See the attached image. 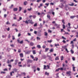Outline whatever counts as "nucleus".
<instances>
[{"label": "nucleus", "mask_w": 78, "mask_h": 78, "mask_svg": "<svg viewBox=\"0 0 78 78\" xmlns=\"http://www.w3.org/2000/svg\"><path fill=\"white\" fill-rule=\"evenodd\" d=\"M28 22H29V23ZM23 22H25L26 23H27V24H28V23H31V24H33L34 23L33 22V21L32 20H26V21H23Z\"/></svg>", "instance_id": "obj_1"}, {"label": "nucleus", "mask_w": 78, "mask_h": 78, "mask_svg": "<svg viewBox=\"0 0 78 78\" xmlns=\"http://www.w3.org/2000/svg\"><path fill=\"white\" fill-rule=\"evenodd\" d=\"M31 52V50L27 52H25V54L27 55H28V54H30Z\"/></svg>", "instance_id": "obj_2"}, {"label": "nucleus", "mask_w": 78, "mask_h": 78, "mask_svg": "<svg viewBox=\"0 0 78 78\" xmlns=\"http://www.w3.org/2000/svg\"><path fill=\"white\" fill-rule=\"evenodd\" d=\"M70 73H71V72L70 71L66 72V74H69V76H70Z\"/></svg>", "instance_id": "obj_3"}, {"label": "nucleus", "mask_w": 78, "mask_h": 78, "mask_svg": "<svg viewBox=\"0 0 78 78\" xmlns=\"http://www.w3.org/2000/svg\"><path fill=\"white\" fill-rule=\"evenodd\" d=\"M36 51L35 50H34L32 51L34 55H35V54H36Z\"/></svg>", "instance_id": "obj_4"}, {"label": "nucleus", "mask_w": 78, "mask_h": 78, "mask_svg": "<svg viewBox=\"0 0 78 78\" xmlns=\"http://www.w3.org/2000/svg\"><path fill=\"white\" fill-rule=\"evenodd\" d=\"M27 62H29V63H31V62H33V61L31 60L28 59L27 60Z\"/></svg>", "instance_id": "obj_5"}, {"label": "nucleus", "mask_w": 78, "mask_h": 78, "mask_svg": "<svg viewBox=\"0 0 78 78\" xmlns=\"http://www.w3.org/2000/svg\"><path fill=\"white\" fill-rule=\"evenodd\" d=\"M22 75H26V73H21V74H19V76H22Z\"/></svg>", "instance_id": "obj_6"}, {"label": "nucleus", "mask_w": 78, "mask_h": 78, "mask_svg": "<svg viewBox=\"0 0 78 78\" xmlns=\"http://www.w3.org/2000/svg\"><path fill=\"white\" fill-rule=\"evenodd\" d=\"M29 45H31V46H33V45H34V43L32 42H31L30 43Z\"/></svg>", "instance_id": "obj_7"}, {"label": "nucleus", "mask_w": 78, "mask_h": 78, "mask_svg": "<svg viewBox=\"0 0 78 78\" xmlns=\"http://www.w3.org/2000/svg\"><path fill=\"white\" fill-rule=\"evenodd\" d=\"M20 55L21 58H23V53H20Z\"/></svg>", "instance_id": "obj_8"}, {"label": "nucleus", "mask_w": 78, "mask_h": 78, "mask_svg": "<svg viewBox=\"0 0 78 78\" xmlns=\"http://www.w3.org/2000/svg\"><path fill=\"white\" fill-rule=\"evenodd\" d=\"M54 51V49H53V48H51L49 50V51H50V52H53Z\"/></svg>", "instance_id": "obj_9"}, {"label": "nucleus", "mask_w": 78, "mask_h": 78, "mask_svg": "<svg viewBox=\"0 0 78 78\" xmlns=\"http://www.w3.org/2000/svg\"><path fill=\"white\" fill-rule=\"evenodd\" d=\"M18 10V9L17 8H14L13 9V11H17Z\"/></svg>", "instance_id": "obj_10"}, {"label": "nucleus", "mask_w": 78, "mask_h": 78, "mask_svg": "<svg viewBox=\"0 0 78 78\" xmlns=\"http://www.w3.org/2000/svg\"><path fill=\"white\" fill-rule=\"evenodd\" d=\"M47 18H48V19H50V16L49 15H48V14L47 15Z\"/></svg>", "instance_id": "obj_11"}, {"label": "nucleus", "mask_w": 78, "mask_h": 78, "mask_svg": "<svg viewBox=\"0 0 78 78\" xmlns=\"http://www.w3.org/2000/svg\"><path fill=\"white\" fill-rule=\"evenodd\" d=\"M75 16H71L70 17V19H74V18H75Z\"/></svg>", "instance_id": "obj_12"}, {"label": "nucleus", "mask_w": 78, "mask_h": 78, "mask_svg": "<svg viewBox=\"0 0 78 78\" xmlns=\"http://www.w3.org/2000/svg\"><path fill=\"white\" fill-rule=\"evenodd\" d=\"M44 33L45 36H48V33L47 32H45Z\"/></svg>", "instance_id": "obj_13"}, {"label": "nucleus", "mask_w": 78, "mask_h": 78, "mask_svg": "<svg viewBox=\"0 0 78 78\" xmlns=\"http://www.w3.org/2000/svg\"><path fill=\"white\" fill-rule=\"evenodd\" d=\"M13 70L14 71V72H17V69H16L15 68L13 69Z\"/></svg>", "instance_id": "obj_14"}, {"label": "nucleus", "mask_w": 78, "mask_h": 78, "mask_svg": "<svg viewBox=\"0 0 78 78\" xmlns=\"http://www.w3.org/2000/svg\"><path fill=\"white\" fill-rule=\"evenodd\" d=\"M30 9H27V10H28V11H31V10H32V9H33V8H32L31 7H30Z\"/></svg>", "instance_id": "obj_15"}, {"label": "nucleus", "mask_w": 78, "mask_h": 78, "mask_svg": "<svg viewBox=\"0 0 78 78\" xmlns=\"http://www.w3.org/2000/svg\"><path fill=\"white\" fill-rule=\"evenodd\" d=\"M23 4L24 5H27V4H28V2H24Z\"/></svg>", "instance_id": "obj_16"}, {"label": "nucleus", "mask_w": 78, "mask_h": 78, "mask_svg": "<svg viewBox=\"0 0 78 78\" xmlns=\"http://www.w3.org/2000/svg\"><path fill=\"white\" fill-rule=\"evenodd\" d=\"M37 47L38 48H41V45H38L37 46Z\"/></svg>", "instance_id": "obj_17"}, {"label": "nucleus", "mask_w": 78, "mask_h": 78, "mask_svg": "<svg viewBox=\"0 0 78 78\" xmlns=\"http://www.w3.org/2000/svg\"><path fill=\"white\" fill-rule=\"evenodd\" d=\"M70 52H71L72 54H73L74 53V51L72 49L70 50Z\"/></svg>", "instance_id": "obj_18"}, {"label": "nucleus", "mask_w": 78, "mask_h": 78, "mask_svg": "<svg viewBox=\"0 0 78 78\" xmlns=\"http://www.w3.org/2000/svg\"><path fill=\"white\" fill-rule=\"evenodd\" d=\"M45 75H48H48H49V73H47V72H46L45 73Z\"/></svg>", "instance_id": "obj_19"}, {"label": "nucleus", "mask_w": 78, "mask_h": 78, "mask_svg": "<svg viewBox=\"0 0 78 78\" xmlns=\"http://www.w3.org/2000/svg\"><path fill=\"white\" fill-rule=\"evenodd\" d=\"M12 73H14V71H12V72H10L11 76H12Z\"/></svg>", "instance_id": "obj_20"}, {"label": "nucleus", "mask_w": 78, "mask_h": 78, "mask_svg": "<svg viewBox=\"0 0 78 78\" xmlns=\"http://www.w3.org/2000/svg\"><path fill=\"white\" fill-rule=\"evenodd\" d=\"M35 59H34V61H37V60L38 59V58H36V57H35Z\"/></svg>", "instance_id": "obj_21"}, {"label": "nucleus", "mask_w": 78, "mask_h": 78, "mask_svg": "<svg viewBox=\"0 0 78 78\" xmlns=\"http://www.w3.org/2000/svg\"><path fill=\"white\" fill-rule=\"evenodd\" d=\"M37 40H39V41H40L41 40V38L38 37H37Z\"/></svg>", "instance_id": "obj_22"}, {"label": "nucleus", "mask_w": 78, "mask_h": 78, "mask_svg": "<svg viewBox=\"0 0 78 78\" xmlns=\"http://www.w3.org/2000/svg\"><path fill=\"white\" fill-rule=\"evenodd\" d=\"M6 24L7 25H10V23H9V22L8 21L6 23Z\"/></svg>", "instance_id": "obj_23"}, {"label": "nucleus", "mask_w": 78, "mask_h": 78, "mask_svg": "<svg viewBox=\"0 0 78 78\" xmlns=\"http://www.w3.org/2000/svg\"><path fill=\"white\" fill-rule=\"evenodd\" d=\"M23 40H22L20 42V43L21 44H23Z\"/></svg>", "instance_id": "obj_24"}, {"label": "nucleus", "mask_w": 78, "mask_h": 78, "mask_svg": "<svg viewBox=\"0 0 78 78\" xmlns=\"http://www.w3.org/2000/svg\"><path fill=\"white\" fill-rule=\"evenodd\" d=\"M56 76H57V78H59V76H58V75H59V73H57L56 74Z\"/></svg>", "instance_id": "obj_25"}, {"label": "nucleus", "mask_w": 78, "mask_h": 78, "mask_svg": "<svg viewBox=\"0 0 78 78\" xmlns=\"http://www.w3.org/2000/svg\"><path fill=\"white\" fill-rule=\"evenodd\" d=\"M13 6H14V5H11V6L9 7V8H10V9H11V8H12Z\"/></svg>", "instance_id": "obj_26"}, {"label": "nucleus", "mask_w": 78, "mask_h": 78, "mask_svg": "<svg viewBox=\"0 0 78 78\" xmlns=\"http://www.w3.org/2000/svg\"><path fill=\"white\" fill-rule=\"evenodd\" d=\"M2 37L3 38H5L6 37V35L4 36V35H3L2 36Z\"/></svg>", "instance_id": "obj_27"}, {"label": "nucleus", "mask_w": 78, "mask_h": 78, "mask_svg": "<svg viewBox=\"0 0 78 78\" xmlns=\"http://www.w3.org/2000/svg\"><path fill=\"white\" fill-rule=\"evenodd\" d=\"M51 42H53V41L52 40H50V41H49V40L48 41V42H49V43H51Z\"/></svg>", "instance_id": "obj_28"}, {"label": "nucleus", "mask_w": 78, "mask_h": 78, "mask_svg": "<svg viewBox=\"0 0 78 78\" xmlns=\"http://www.w3.org/2000/svg\"><path fill=\"white\" fill-rule=\"evenodd\" d=\"M61 60L62 61V60H63V59H64V57L63 56H61Z\"/></svg>", "instance_id": "obj_29"}, {"label": "nucleus", "mask_w": 78, "mask_h": 78, "mask_svg": "<svg viewBox=\"0 0 78 78\" xmlns=\"http://www.w3.org/2000/svg\"><path fill=\"white\" fill-rule=\"evenodd\" d=\"M62 26H63V29H65L66 28V26H65V25H64V24H63L62 25Z\"/></svg>", "instance_id": "obj_30"}, {"label": "nucleus", "mask_w": 78, "mask_h": 78, "mask_svg": "<svg viewBox=\"0 0 78 78\" xmlns=\"http://www.w3.org/2000/svg\"><path fill=\"white\" fill-rule=\"evenodd\" d=\"M1 74H2V73H3V74H5V73H6V72H1Z\"/></svg>", "instance_id": "obj_31"}, {"label": "nucleus", "mask_w": 78, "mask_h": 78, "mask_svg": "<svg viewBox=\"0 0 78 78\" xmlns=\"http://www.w3.org/2000/svg\"><path fill=\"white\" fill-rule=\"evenodd\" d=\"M70 6H73L74 5V3H72L71 4H69Z\"/></svg>", "instance_id": "obj_32"}, {"label": "nucleus", "mask_w": 78, "mask_h": 78, "mask_svg": "<svg viewBox=\"0 0 78 78\" xmlns=\"http://www.w3.org/2000/svg\"><path fill=\"white\" fill-rule=\"evenodd\" d=\"M66 47H67L66 45H65L64 46H62V48H64V49H65V48H66Z\"/></svg>", "instance_id": "obj_33"}, {"label": "nucleus", "mask_w": 78, "mask_h": 78, "mask_svg": "<svg viewBox=\"0 0 78 78\" xmlns=\"http://www.w3.org/2000/svg\"><path fill=\"white\" fill-rule=\"evenodd\" d=\"M60 7L62 8L64 7V5H63V4H62V3L61 4V6H60Z\"/></svg>", "instance_id": "obj_34"}, {"label": "nucleus", "mask_w": 78, "mask_h": 78, "mask_svg": "<svg viewBox=\"0 0 78 78\" xmlns=\"http://www.w3.org/2000/svg\"><path fill=\"white\" fill-rule=\"evenodd\" d=\"M48 50H49V48H46L45 49V51H48Z\"/></svg>", "instance_id": "obj_35"}, {"label": "nucleus", "mask_w": 78, "mask_h": 78, "mask_svg": "<svg viewBox=\"0 0 78 78\" xmlns=\"http://www.w3.org/2000/svg\"><path fill=\"white\" fill-rule=\"evenodd\" d=\"M62 22L63 23V24H64L65 23V22H64V20H63L62 21Z\"/></svg>", "instance_id": "obj_36"}, {"label": "nucleus", "mask_w": 78, "mask_h": 78, "mask_svg": "<svg viewBox=\"0 0 78 78\" xmlns=\"http://www.w3.org/2000/svg\"><path fill=\"white\" fill-rule=\"evenodd\" d=\"M19 11H21V10H22V7H19Z\"/></svg>", "instance_id": "obj_37"}, {"label": "nucleus", "mask_w": 78, "mask_h": 78, "mask_svg": "<svg viewBox=\"0 0 78 78\" xmlns=\"http://www.w3.org/2000/svg\"><path fill=\"white\" fill-rule=\"evenodd\" d=\"M62 39H65V40H66V38L64 37V36H62Z\"/></svg>", "instance_id": "obj_38"}, {"label": "nucleus", "mask_w": 78, "mask_h": 78, "mask_svg": "<svg viewBox=\"0 0 78 78\" xmlns=\"http://www.w3.org/2000/svg\"><path fill=\"white\" fill-rule=\"evenodd\" d=\"M32 17L34 19H35V18L36 17V16L35 15H34L32 16Z\"/></svg>", "instance_id": "obj_39"}, {"label": "nucleus", "mask_w": 78, "mask_h": 78, "mask_svg": "<svg viewBox=\"0 0 78 78\" xmlns=\"http://www.w3.org/2000/svg\"><path fill=\"white\" fill-rule=\"evenodd\" d=\"M45 13H44V12H41V15H43V16H44L45 15Z\"/></svg>", "instance_id": "obj_40"}, {"label": "nucleus", "mask_w": 78, "mask_h": 78, "mask_svg": "<svg viewBox=\"0 0 78 78\" xmlns=\"http://www.w3.org/2000/svg\"><path fill=\"white\" fill-rule=\"evenodd\" d=\"M73 71H74V72L75 71V67H73Z\"/></svg>", "instance_id": "obj_41"}, {"label": "nucleus", "mask_w": 78, "mask_h": 78, "mask_svg": "<svg viewBox=\"0 0 78 78\" xmlns=\"http://www.w3.org/2000/svg\"><path fill=\"white\" fill-rule=\"evenodd\" d=\"M33 38H34V37H31L30 38V40L32 41V40L33 39Z\"/></svg>", "instance_id": "obj_42"}, {"label": "nucleus", "mask_w": 78, "mask_h": 78, "mask_svg": "<svg viewBox=\"0 0 78 78\" xmlns=\"http://www.w3.org/2000/svg\"><path fill=\"white\" fill-rule=\"evenodd\" d=\"M59 60V58H58V57H56L55 58V60Z\"/></svg>", "instance_id": "obj_43"}, {"label": "nucleus", "mask_w": 78, "mask_h": 78, "mask_svg": "<svg viewBox=\"0 0 78 78\" xmlns=\"http://www.w3.org/2000/svg\"><path fill=\"white\" fill-rule=\"evenodd\" d=\"M55 47H57V46H59V44H55Z\"/></svg>", "instance_id": "obj_44"}, {"label": "nucleus", "mask_w": 78, "mask_h": 78, "mask_svg": "<svg viewBox=\"0 0 78 78\" xmlns=\"http://www.w3.org/2000/svg\"><path fill=\"white\" fill-rule=\"evenodd\" d=\"M65 50L66 51L67 53H69V51H68V50H67V48H65Z\"/></svg>", "instance_id": "obj_45"}, {"label": "nucleus", "mask_w": 78, "mask_h": 78, "mask_svg": "<svg viewBox=\"0 0 78 78\" xmlns=\"http://www.w3.org/2000/svg\"><path fill=\"white\" fill-rule=\"evenodd\" d=\"M63 67H64V66H66V67H67V65H64V64H63L62 65Z\"/></svg>", "instance_id": "obj_46"}, {"label": "nucleus", "mask_w": 78, "mask_h": 78, "mask_svg": "<svg viewBox=\"0 0 78 78\" xmlns=\"http://www.w3.org/2000/svg\"><path fill=\"white\" fill-rule=\"evenodd\" d=\"M10 46L12 47H14V45L13 44H10Z\"/></svg>", "instance_id": "obj_47"}, {"label": "nucleus", "mask_w": 78, "mask_h": 78, "mask_svg": "<svg viewBox=\"0 0 78 78\" xmlns=\"http://www.w3.org/2000/svg\"><path fill=\"white\" fill-rule=\"evenodd\" d=\"M18 52L19 53H20L21 52V50L19 49L18 51Z\"/></svg>", "instance_id": "obj_48"}, {"label": "nucleus", "mask_w": 78, "mask_h": 78, "mask_svg": "<svg viewBox=\"0 0 78 78\" xmlns=\"http://www.w3.org/2000/svg\"><path fill=\"white\" fill-rule=\"evenodd\" d=\"M62 42H63V43H64V44H66V41L64 40H63L62 41Z\"/></svg>", "instance_id": "obj_49"}, {"label": "nucleus", "mask_w": 78, "mask_h": 78, "mask_svg": "<svg viewBox=\"0 0 78 78\" xmlns=\"http://www.w3.org/2000/svg\"><path fill=\"white\" fill-rule=\"evenodd\" d=\"M42 0H37V3H39V2H41Z\"/></svg>", "instance_id": "obj_50"}, {"label": "nucleus", "mask_w": 78, "mask_h": 78, "mask_svg": "<svg viewBox=\"0 0 78 78\" xmlns=\"http://www.w3.org/2000/svg\"><path fill=\"white\" fill-rule=\"evenodd\" d=\"M6 78H11V77H10V76L8 75L6 76Z\"/></svg>", "instance_id": "obj_51"}, {"label": "nucleus", "mask_w": 78, "mask_h": 78, "mask_svg": "<svg viewBox=\"0 0 78 78\" xmlns=\"http://www.w3.org/2000/svg\"><path fill=\"white\" fill-rule=\"evenodd\" d=\"M34 34H37V31H34Z\"/></svg>", "instance_id": "obj_52"}, {"label": "nucleus", "mask_w": 78, "mask_h": 78, "mask_svg": "<svg viewBox=\"0 0 78 78\" xmlns=\"http://www.w3.org/2000/svg\"><path fill=\"white\" fill-rule=\"evenodd\" d=\"M37 23H36L34 25V27H37Z\"/></svg>", "instance_id": "obj_53"}, {"label": "nucleus", "mask_w": 78, "mask_h": 78, "mask_svg": "<svg viewBox=\"0 0 78 78\" xmlns=\"http://www.w3.org/2000/svg\"><path fill=\"white\" fill-rule=\"evenodd\" d=\"M12 40H14V39H15V37H14V36H12Z\"/></svg>", "instance_id": "obj_54"}, {"label": "nucleus", "mask_w": 78, "mask_h": 78, "mask_svg": "<svg viewBox=\"0 0 78 78\" xmlns=\"http://www.w3.org/2000/svg\"><path fill=\"white\" fill-rule=\"evenodd\" d=\"M59 70H63V68H58Z\"/></svg>", "instance_id": "obj_55"}, {"label": "nucleus", "mask_w": 78, "mask_h": 78, "mask_svg": "<svg viewBox=\"0 0 78 78\" xmlns=\"http://www.w3.org/2000/svg\"><path fill=\"white\" fill-rule=\"evenodd\" d=\"M45 47H46V46H45V45H44L43 46V48H45Z\"/></svg>", "instance_id": "obj_56"}, {"label": "nucleus", "mask_w": 78, "mask_h": 78, "mask_svg": "<svg viewBox=\"0 0 78 78\" xmlns=\"http://www.w3.org/2000/svg\"><path fill=\"white\" fill-rule=\"evenodd\" d=\"M7 30L8 31H9L10 30V29L9 28V27H8L7 29Z\"/></svg>", "instance_id": "obj_57"}, {"label": "nucleus", "mask_w": 78, "mask_h": 78, "mask_svg": "<svg viewBox=\"0 0 78 78\" xmlns=\"http://www.w3.org/2000/svg\"><path fill=\"white\" fill-rule=\"evenodd\" d=\"M7 15L6 14H4V17H5V18H6V16H7Z\"/></svg>", "instance_id": "obj_58"}, {"label": "nucleus", "mask_w": 78, "mask_h": 78, "mask_svg": "<svg viewBox=\"0 0 78 78\" xmlns=\"http://www.w3.org/2000/svg\"><path fill=\"white\" fill-rule=\"evenodd\" d=\"M72 59L73 61H75V58H74V57H72Z\"/></svg>", "instance_id": "obj_59"}, {"label": "nucleus", "mask_w": 78, "mask_h": 78, "mask_svg": "<svg viewBox=\"0 0 78 78\" xmlns=\"http://www.w3.org/2000/svg\"><path fill=\"white\" fill-rule=\"evenodd\" d=\"M44 69H46V66L44 65Z\"/></svg>", "instance_id": "obj_60"}, {"label": "nucleus", "mask_w": 78, "mask_h": 78, "mask_svg": "<svg viewBox=\"0 0 78 78\" xmlns=\"http://www.w3.org/2000/svg\"><path fill=\"white\" fill-rule=\"evenodd\" d=\"M24 13H26V12H27V10H24V12H23Z\"/></svg>", "instance_id": "obj_61"}, {"label": "nucleus", "mask_w": 78, "mask_h": 78, "mask_svg": "<svg viewBox=\"0 0 78 78\" xmlns=\"http://www.w3.org/2000/svg\"><path fill=\"white\" fill-rule=\"evenodd\" d=\"M48 32H49V33H51V30H48Z\"/></svg>", "instance_id": "obj_62"}, {"label": "nucleus", "mask_w": 78, "mask_h": 78, "mask_svg": "<svg viewBox=\"0 0 78 78\" xmlns=\"http://www.w3.org/2000/svg\"><path fill=\"white\" fill-rule=\"evenodd\" d=\"M31 58H32L33 59H34V57L33 56V55H30Z\"/></svg>", "instance_id": "obj_63"}, {"label": "nucleus", "mask_w": 78, "mask_h": 78, "mask_svg": "<svg viewBox=\"0 0 78 78\" xmlns=\"http://www.w3.org/2000/svg\"><path fill=\"white\" fill-rule=\"evenodd\" d=\"M76 34H77V35H76V37H78V32H77Z\"/></svg>", "instance_id": "obj_64"}]
</instances>
